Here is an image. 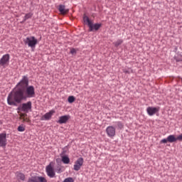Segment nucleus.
<instances>
[{
    "label": "nucleus",
    "mask_w": 182,
    "mask_h": 182,
    "mask_svg": "<svg viewBox=\"0 0 182 182\" xmlns=\"http://www.w3.org/2000/svg\"><path fill=\"white\" fill-rule=\"evenodd\" d=\"M123 43V40L119 39L118 41H117V42L114 43V46H116V48H117V46H120V45H122Z\"/></svg>",
    "instance_id": "19"
},
{
    "label": "nucleus",
    "mask_w": 182,
    "mask_h": 182,
    "mask_svg": "<svg viewBox=\"0 0 182 182\" xmlns=\"http://www.w3.org/2000/svg\"><path fill=\"white\" fill-rule=\"evenodd\" d=\"M117 126L119 127V129H123V124H122L120 122H117Z\"/></svg>",
    "instance_id": "23"
},
{
    "label": "nucleus",
    "mask_w": 182,
    "mask_h": 182,
    "mask_svg": "<svg viewBox=\"0 0 182 182\" xmlns=\"http://www.w3.org/2000/svg\"><path fill=\"white\" fill-rule=\"evenodd\" d=\"M18 132H25V128L22 126L18 127Z\"/></svg>",
    "instance_id": "24"
},
{
    "label": "nucleus",
    "mask_w": 182,
    "mask_h": 182,
    "mask_svg": "<svg viewBox=\"0 0 182 182\" xmlns=\"http://www.w3.org/2000/svg\"><path fill=\"white\" fill-rule=\"evenodd\" d=\"M25 45H28V48H33L38 45V39L34 36L27 37L23 39Z\"/></svg>",
    "instance_id": "3"
},
{
    "label": "nucleus",
    "mask_w": 182,
    "mask_h": 182,
    "mask_svg": "<svg viewBox=\"0 0 182 182\" xmlns=\"http://www.w3.org/2000/svg\"><path fill=\"white\" fill-rule=\"evenodd\" d=\"M16 176L18 181H25V175L21 172H16Z\"/></svg>",
    "instance_id": "16"
},
{
    "label": "nucleus",
    "mask_w": 182,
    "mask_h": 182,
    "mask_svg": "<svg viewBox=\"0 0 182 182\" xmlns=\"http://www.w3.org/2000/svg\"><path fill=\"white\" fill-rule=\"evenodd\" d=\"M54 113L55 110H50V112L46 113L43 117H41V120H50Z\"/></svg>",
    "instance_id": "12"
},
{
    "label": "nucleus",
    "mask_w": 182,
    "mask_h": 182,
    "mask_svg": "<svg viewBox=\"0 0 182 182\" xmlns=\"http://www.w3.org/2000/svg\"><path fill=\"white\" fill-rule=\"evenodd\" d=\"M33 16V14L32 13L26 14V16H24L23 22L28 21V19H31V18H32Z\"/></svg>",
    "instance_id": "18"
},
{
    "label": "nucleus",
    "mask_w": 182,
    "mask_h": 182,
    "mask_svg": "<svg viewBox=\"0 0 182 182\" xmlns=\"http://www.w3.org/2000/svg\"><path fill=\"white\" fill-rule=\"evenodd\" d=\"M83 166V158H79L74 164L73 168L75 171H79L80 168Z\"/></svg>",
    "instance_id": "10"
},
{
    "label": "nucleus",
    "mask_w": 182,
    "mask_h": 182,
    "mask_svg": "<svg viewBox=\"0 0 182 182\" xmlns=\"http://www.w3.org/2000/svg\"><path fill=\"white\" fill-rule=\"evenodd\" d=\"M58 11L60 12L61 15H66L69 13V9H66L65 5H60L58 6Z\"/></svg>",
    "instance_id": "15"
},
{
    "label": "nucleus",
    "mask_w": 182,
    "mask_h": 182,
    "mask_svg": "<svg viewBox=\"0 0 182 182\" xmlns=\"http://www.w3.org/2000/svg\"><path fill=\"white\" fill-rule=\"evenodd\" d=\"M168 143H176V141H182V134H179L177 137L176 135H169L167 136Z\"/></svg>",
    "instance_id": "7"
},
{
    "label": "nucleus",
    "mask_w": 182,
    "mask_h": 182,
    "mask_svg": "<svg viewBox=\"0 0 182 182\" xmlns=\"http://www.w3.org/2000/svg\"><path fill=\"white\" fill-rule=\"evenodd\" d=\"M27 182H48V180L43 176H36L29 178Z\"/></svg>",
    "instance_id": "8"
},
{
    "label": "nucleus",
    "mask_w": 182,
    "mask_h": 182,
    "mask_svg": "<svg viewBox=\"0 0 182 182\" xmlns=\"http://www.w3.org/2000/svg\"><path fill=\"white\" fill-rule=\"evenodd\" d=\"M167 142H168V138L161 139L160 141L161 144H166V143H167Z\"/></svg>",
    "instance_id": "22"
},
{
    "label": "nucleus",
    "mask_w": 182,
    "mask_h": 182,
    "mask_svg": "<svg viewBox=\"0 0 182 182\" xmlns=\"http://www.w3.org/2000/svg\"><path fill=\"white\" fill-rule=\"evenodd\" d=\"M11 59V55L9 54L4 55L0 59V68H8L9 66V60Z\"/></svg>",
    "instance_id": "5"
},
{
    "label": "nucleus",
    "mask_w": 182,
    "mask_h": 182,
    "mask_svg": "<svg viewBox=\"0 0 182 182\" xmlns=\"http://www.w3.org/2000/svg\"><path fill=\"white\" fill-rule=\"evenodd\" d=\"M63 182H75V180H73V178H66Z\"/></svg>",
    "instance_id": "21"
},
{
    "label": "nucleus",
    "mask_w": 182,
    "mask_h": 182,
    "mask_svg": "<svg viewBox=\"0 0 182 182\" xmlns=\"http://www.w3.org/2000/svg\"><path fill=\"white\" fill-rule=\"evenodd\" d=\"M69 119H70V115L61 116V117H60V118L58 121V123H59L60 124H63L65 123H67L68 120H69Z\"/></svg>",
    "instance_id": "14"
},
{
    "label": "nucleus",
    "mask_w": 182,
    "mask_h": 182,
    "mask_svg": "<svg viewBox=\"0 0 182 182\" xmlns=\"http://www.w3.org/2000/svg\"><path fill=\"white\" fill-rule=\"evenodd\" d=\"M62 161L64 164H69V163H70V159L68 156H62Z\"/></svg>",
    "instance_id": "17"
},
{
    "label": "nucleus",
    "mask_w": 182,
    "mask_h": 182,
    "mask_svg": "<svg viewBox=\"0 0 182 182\" xmlns=\"http://www.w3.org/2000/svg\"><path fill=\"white\" fill-rule=\"evenodd\" d=\"M56 171H57V173H58V174H59V173H62V171H62V168H60V166H58V167L56 168Z\"/></svg>",
    "instance_id": "25"
},
{
    "label": "nucleus",
    "mask_w": 182,
    "mask_h": 182,
    "mask_svg": "<svg viewBox=\"0 0 182 182\" xmlns=\"http://www.w3.org/2000/svg\"><path fill=\"white\" fill-rule=\"evenodd\" d=\"M106 133L108 137L113 139L116 136V128L113 126H109L106 129Z\"/></svg>",
    "instance_id": "6"
},
{
    "label": "nucleus",
    "mask_w": 182,
    "mask_h": 182,
    "mask_svg": "<svg viewBox=\"0 0 182 182\" xmlns=\"http://www.w3.org/2000/svg\"><path fill=\"white\" fill-rule=\"evenodd\" d=\"M125 73H129V72L128 71H124Z\"/></svg>",
    "instance_id": "29"
},
{
    "label": "nucleus",
    "mask_w": 182,
    "mask_h": 182,
    "mask_svg": "<svg viewBox=\"0 0 182 182\" xmlns=\"http://www.w3.org/2000/svg\"><path fill=\"white\" fill-rule=\"evenodd\" d=\"M70 53H72V55H73V53H76V50L75 48L71 49Z\"/></svg>",
    "instance_id": "27"
},
{
    "label": "nucleus",
    "mask_w": 182,
    "mask_h": 182,
    "mask_svg": "<svg viewBox=\"0 0 182 182\" xmlns=\"http://www.w3.org/2000/svg\"><path fill=\"white\" fill-rule=\"evenodd\" d=\"M0 146L1 147L6 146V134H0Z\"/></svg>",
    "instance_id": "13"
},
{
    "label": "nucleus",
    "mask_w": 182,
    "mask_h": 182,
    "mask_svg": "<svg viewBox=\"0 0 182 182\" xmlns=\"http://www.w3.org/2000/svg\"><path fill=\"white\" fill-rule=\"evenodd\" d=\"M29 85L28 77L23 76L17 84L16 90L9 94L7 103L9 106H16V103H21L22 100L35 97V87Z\"/></svg>",
    "instance_id": "1"
},
{
    "label": "nucleus",
    "mask_w": 182,
    "mask_h": 182,
    "mask_svg": "<svg viewBox=\"0 0 182 182\" xmlns=\"http://www.w3.org/2000/svg\"><path fill=\"white\" fill-rule=\"evenodd\" d=\"M46 171L48 177H50V178H53V177H55V169H53V167H52V164H50L48 166H46Z\"/></svg>",
    "instance_id": "9"
},
{
    "label": "nucleus",
    "mask_w": 182,
    "mask_h": 182,
    "mask_svg": "<svg viewBox=\"0 0 182 182\" xmlns=\"http://www.w3.org/2000/svg\"><path fill=\"white\" fill-rule=\"evenodd\" d=\"M68 103H73L75 100H76V98H75L73 96H69L68 98Z\"/></svg>",
    "instance_id": "20"
},
{
    "label": "nucleus",
    "mask_w": 182,
    "mask_h": 182,
    "mask_svg": "<svg viewBox=\"0 0 182 182\" xmlns=\"http://www.w3.org/2000/svg\"><path fill=\"white\" fill-rule=\"evenodd\" d=\"M160 110L159 107H149L146 109V112L149 114V116H154L157 112Z\"/></svg>",
    "instance_id": "11"
},
{
    "label": "nucleus",
    "mask_w": 182,
    "mask_h": 182,
    "mask_svg": "<svg viewBox=\"0 0 182 182\" xmlns=\"http://www.w3.org/2000/svg\"><path fill=\"white\" fill-rule=\"evenodd\" d=\"M20 112H24V113H29V111L32 110V102L28 101L26 103H23L18 107Z\"/></svg>",
    "instance_id": "4"
},
{
    "label": "nucleus",
    "mask_w": 182,
    "mask_h": 182,
    "mask_svg": "<svg viewBox=\"0 0 182 182\" xmlns=\"http://www.w3.org/2000/svg\"><path fill=\"white\" fill-rule=\"evenodd\" d=\"M20 117H21V119H22L23 120V119H25V117H26V114L21 113L20 114Z\"/></svg>",
    "instance_id": "26"
},
{
    "label": "nucleus",
    "mask_w": 182,
    "mask_h": 182,
    "mask_svg": "<svg viewBox=\"0 0 182 182\" xmlns=\"http://www.w3.org/2000/svg\"><path fill=\"white\" fill-rule=\"evenodd\" d=\"M23 122H31V121L29 120V119L26 118V117H25L24 119H23Z\"/></svg>",
    "instance_id": "28"
},
{
    "label": "nucleus",
    "mask_w": 182,
    "mask_h": 182,
    "mask_svg": "<svg viewBox=\"0 0 182 182\" xmlns=\"http://www.w3.org/2000/svg\"><path fill=\"white\" fill-rule=\"evenodd\" d=\"M83 21L85 23H87L89 27L90 32H93V31H99L100 28L102 27V23H95L93 24V22L89 19V17L87 16H83Z\"/></svg>",
    "instance_id": "2"
}]
</instances>
